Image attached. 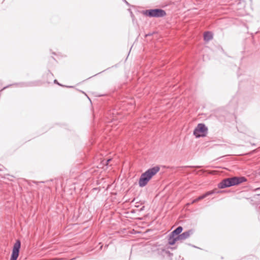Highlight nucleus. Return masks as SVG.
I'll use <instances>...</instances> for the list:
<instances>
[{
	"label": "nucleus",
	"mask_w": 260,
	"mask_h": 260,
	"mask_svg": "<svg viewBox=\"0 0 260 260\" xmlns=\"http://www.w3.org/2000/svg\"><path fill=\"white\" fill-rule=\"evenodd\" d=\"M20 242L17 241L14 244L11 257L17 258L19 255V249L20 248Z\"/></svg>",
	"instance_id": "5"
},
{
	"label": "nucleus",
	"mask_w": 260,
	"mask_h": 260,
	"mask_svg": "<svg viewBox=\"0 0 260 260\" xmlns=\"http://www.w3.org/2000/svg\"><path fill=\"white\" fill-rule=\"evenodd\" d=\"M218 192L219 191L217 189H214V190H211V191H207L205 194H203L202 196H201L199 197L198 198H197V199H194V200H193L192 203H196L197 202H198L199 201L206 198L207 197H208L209 195H211V194H214V193H218Z\"/></svg>",
	"instance_id": "6"
},
{
	"label": "nucleus",
	"mask_w": 260,
	"mask_h": 260,
	"mask_svg": "<svg viewBox=\"0 0 260 260\" xmlns=\"http://www.w3.org/2000/svg\"><path fill=\"white\" fill-rule=\"evenodd\" d=\"M177 241H179V240L177 239V237H173L171 234L169 238V244L170 245H174L175 242Z\"/></svg>",
	"instance_id": "11"
},
{
	"label": "nucleus",
	"mask_w": 260,
	"mask_h": 260,
	"mask_svg": "<svg viewBox=\"0 0 260 260\" xmlns=\"http://www.w3.org/2000/svg\"><path fill=\"white\" fill-rule=\"evenodd\" d=\"M143 14L150 17H163L166 15L165 10L160 9L146 10L143 12Z\"/></svg>",
	"instance_id": "2"
},
{
	"label": "nucleus",
	"mask_w": 260,
	"mask_h": 260,
	"mask_svg": "<svg viewBox=\"0 0 260 260\" xmlns=\"http://www.w3.org/2000/svg\"><path fill=\"white\" fill-rule=\"evenodd\" d=\"M183 230V228L182 226H179L177 227L175 230H174L172 233L171 235L173 237H177V236H179L180 234L182 232Z\"/></svg>",
	"instance_id": "10"
},
{
	"label": "nucleus",
	"mask_w": 260,
	"mask_h": 260,
	"mask_svg": "<svg viewBox=\"0 0 260 260\" xmlns=\"http://www.w3.org/2000/svg\"><path fill=\"white\" fill-rule=\"evenodd\" d=\"M110 160H111V159H108V160H107V162H109V161H110Z\"/></svg>",
	"instance_id": "14"
},
{
	"label": "nucleus",
	"mask_w": 260,
	"mask_h": 260,
	"mask_svg": "<svg viewBox=\"0 0 260 260\" xmlns=\"http://www.w3.org/2000/svg\"><path fill=\"white\" fill-rule=\"evenodd\" d=\"M17 258H14V257H11V260H16Z\"/></svg>",
	"instance_id": "12"
},
{
	"label": "nucleus",
	"mask_w": 260,
	"mask_h": 260,
	"mask_svg": "<svg viewBox=\"0 0 260 260\" xmlns=\"http://www.w3.org/2000/svg\"><path fill=\"white\" fill-rule=\"evenodd\" d=\"M193 231L192 230H189L186 232H183L182 234H180L179 236H177V239L180 241L184 240L188 238L189 237V236L192 234Z\"/></svg>",
	"instance_id": "7"
},
{
	"label": "nucleus",
	"mask_w": 260,
	"mask_h": 260,
	"mask_svg": "<svg viewBox=\"0 0 260 260\" xmlns=\"http://www.w3.org/2000/svg\"><path fill=\"white\" fill-rule=\"evenodd\" d=\"M213 39V34L210 31H206L204 34V39L205 41L208 42Z\"/></svg>",
	"instance_id": "9"
},
{
	"label": "nucleus",
	"mask_w": 260,
	"mask_h": 260,
	"mask_svg": "<svg viewBox=\"0 0 260 260\" xmlns=\"http://www.w3.org/2000/svg\"><path fill=\"white\" fill-rule=\"evenodd\" d=\"M124 1L126 3V4H128V3L125 0H124Z\"/></svg>",
	"instance_id": "15"
},
{
	"label": "nucleus",
	"mask_w": 260,
	"mask_h": 260,
	"mask_svg": "<svg viewBox=\"0 0 260 260\" xmlns=\"http://www.w3.org/2000/svg\"><path fill=\"white\" fill-rule=\"evenodd\" d=\"M54 82L55 83H57V84H59V83H58L57 81L56 80H54Z\"/></svg>",
	"instance_id": "13"
},
{
	"label": "nucleus",
	"mask_w": 260,
	"mask_h": 260,
	"mask_svg": "<svg viewBox=\"0 0 260 260\" xmlns=\"http://www.w3.org/2000/svg\"><path fill=\"white\" fill-rule=\"evenodd\" d=\"M208 128L203 123H199L193 131V135L197 137H204L207 133Z\"/></svg>",
	"instance_id": "3"
},
{
	"label": "nucleus",
	"mask_w": 260,
	"mask_h": 260,
	"mask_svg": "<svg viewBox=\"0 0 260 260\" xmlns=\"http://www.w3.org/2000/svg\"><path fill=\"white\" fill-rule=\"evenodd\" d=\"M218 186L219 188H224L231 186L230 178L223 180L218 184Z\"/></svg>",
	"instance_id": "8"
},
{
	"label": "nucleus",
	"mask_w": 260,
	"mask_h": 260,
	"mask_svg": "<svg viewBox=\"0 0 260 260\" xmlns=\"http://www.w3.org/2000/svg\"><path fill=\"white\" fill-rule=\"evenodd\" d=\"M159 170V167L155 166L148 169L146 172L142 173L138 182L139 186L141 187L145 186L151 178L158 172Z\"/></svg>",
	"instance_id": "1"
},
{
	"label": "nucleus",
	"mask_w": 260,
	"mask_h": 260,
	"mask_svg": "<svg viewBox=\"0 0 260 260\" xmlns=\"http://www.w3.org/2000/svg\"><path fill=\"white\" fill-rule=\"evenodd\" d=\"M231 185L232 186L238 185L240 183L244 182L246 181V179L244 177H234L230 178Z\"/></svg>",
	"instance_id": "4"
}]
</instances>
